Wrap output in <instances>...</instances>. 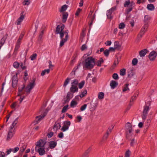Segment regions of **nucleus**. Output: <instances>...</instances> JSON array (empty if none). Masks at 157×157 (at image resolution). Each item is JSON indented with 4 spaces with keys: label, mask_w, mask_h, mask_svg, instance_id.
I'll return each instance as SVG.
<instances>
[{
    "label": "nucleus",
    "mask_w": 157,
    "mask_h": 157,
    "mask_svg": "<svg viewBox=\"0 0 157 157\" xmlns=\"http://www.w3.org/2000/svg\"><path fill=\"white\" fill-rule=\"evenodd\" d=\"M31 89H19L17 96L20 97L18 99L20 103H21L23 99L30 93Z\"/></svg>",
    "instance_id": "1"
},
{
    "label": "nucleus",
    "mask_w": 157,
    "mask_h": 157,
    "mask_svg": "<svg viewBox=\"0 0 157 157\" xmlns=\"http://www.w3.org/2000/svg\"><path fill=\"white\" fill-rule=\"evenodd\" d=\"M95 64V59L92 57L90 56L86 58L84 64V66L88 69L92 68Z\"/></svg>",
    "instance_id": "2"
},
{
    "label": "nucleus",
    "mask_w": 157,
    "mask_h": 157,
    "mask_svg": "<svg viewBox=\"0 0 157 157\" xmlns=\"http://www.w3.org/2000/svg\"><path fill=\"white\" fill-rule=\"evenodd\" d=\"M131 125V124L129 122H128L125 126V131L127 135L126 137L128 139L130 140L129 136L133 135L132 132L134 131V129Z\"/></svg>",
    "instance_id": "3"
},
{
    "label": "nucleus",
    "mask_w": 157,
    "mask_h": 157,
    "mask_svg": "<svg viewBox=\"0 0 157 157\" xmlns=\"http://www.w3.org/2000/svg\"><path fill=\"white\" fill-rule=\"evenodd\" d=\"M129 5L128 8L126 9L125 10L127 14L129 13L132 10L133 7L135 6V3L133 2H131L130 0H128L125 1L124 6V7H128Z\"/></svg>",
    "instance_id": "4"
},
{
    "label": "nucleus",
    "mask_w": 157,
    "mask_h": 157,
    "mask_svg": "<svg viewBox=\"0 0 157 157\" xmlns=\"http://www.w3.org/2000/svg\"><path fill=\"white\" fill-rule=\"evenodd\" d=\"M65 26L64 25H58L57 26L56 30V34H60V36L61 39H62L63 37L64 32L63 31V29L64 28Z\"/></svg>",
    "instance_id": "5"
},
{
    "label": "nucleus",
    "mask_w": 157,
    "mask_h": 157,
    "mask_svg": "<svg viewBox=\"0 0 157 157\" xmlns=\"http://www.w3.org/2000/svg\"><path fill=\"white\" fill-rule=\"evenodd\" d=\"M150 104H149L148 105L147 104L145 105L144 106V110L143 112V114L142 116V117L143 120H145L146 119L147 116L148 111L150 109L149 106Z\"/></svg>",
    "instance_id": "6"
},
{
    "label": "nucleus",
    "mask_w": 157,
    "mask_h": 157,
    "mask_svg": "<svg viewBox=\"0 0 157 157\" xmlns=\"http://www.w3.org/2000/svg\"><path fill=\"white\" fill-rule=\"evenodd\" d=\"M15 132V129H13L10 128L6 139V140H10L13 137Z\"/></svg>",
    "instance_id": "7"
},
{
    "label": "nucleus",
    "mask_w": 157,
    "mask_h": 157,
    "mask_svg": "<svg viewBox=\"0 0 157 157\" xmlns=\"http://www.w3.org/2000/svg\"><path fill=\"white\" fill-rule=\"evenodd\" d=\"M48 112V110H46V111L44 112L43 115H40V116H36V120L34 122L35 124H38L39 121L42 120L44 117L46 116L47 113Z\"/></svg>",
    "instance_id": "8"
},
{
    "label": "nucleus",
    "mask_w": 157,
    "mask_h": 157,
    "mask_svg": "<svg viewBox=\"0 0 157 157\" xmlns=\"http://www.w3.org/2000/svg\"><path fill=\"white\" fill-rule=\"evenodd\" d=\"M148 26L149 24H144V26L140 30L138 36H139L140 37H141L144 35L145 32L147 31Z\"/></svg>",
    "instance_id": "9"
},
{
    "label": "nucleus",
    "mask_w": 157,
    "mask_h": 157,
    "mask_svg": "<svg viewBox=\"0 0 157 157\" xmlns=\"http://www.w3.org/2000/svg\"><path fill=\"white\" fill-rule=\"evenodd\" d=\"M64 124L61 130L63 132H65L68 130L69 126L71 124V122L70 121H65L64 122Z\"/></svg>",
    "instance_id": "10"
},
{
    "label": "nucleus",
    "mask_w": 157,
    "mask_h": 157,
    "mask_svg": "<svg viewBox=\"0 0 157 157\" xmlns=\"http://www.w3.org/2000/svg\"><path fill=\"white\" fill-rule=\"evenodd\" d=\"M61 119H59L55 123L54 125L53 129L56 131L60 128L61 126Z\"/></svg>",
    "instance_id": "11"
},
{
    "label": "nucleus",
    "mask_w": 157,
    "mask_h": 157,
    "mask_svg": "<svg viewBox=\"0 0 157 157\" xmlns=\"http://www.w3.org/2000/svg\"><path fill=\"white\" fill-rule=\"evenodd\" d=\"M157 56V52L155 51H153L150 53L148 57L150 61H153L155 59Z\"/></svg>",
    "instance_id": "12"
},
{
    "label": "nucleus",
    "mask_w": 157,
    "mask_h": 157,
    "mask_svg": "<svg viewBox=\"0 0 157 157\" xmlns=\"http://www.w3.org/2000/svg\"><path fill=\"white\" fill-rule=\"evenodd\" d=\"M17 73L13 75L12 78V86L13 87H15L17 82Z\"/></svg>",
    "instance_id": "13"
},
{
    "label": "nucleus",
    "mask_w": 157,
    "mask_h": 157,
    "mask_svg": "<svg viewBox=\"0 0 157 157\" xmlns=\"http://www.w3.org/2000/svg\"><path fill=\"white\" fill-rule=\"evenodd\" d=\"M78 81L77 79H75L71 81V87L70 88H78L77 86Z\"/></svg>",
    "instance_id": "14"
},
{
    "label": "nucleus",
    "mask_w": 157,
    "mask_h": 157,
    "mask_svg": "<svg viewBox=\"0 0 157 157\" xmlns=\"http://www.w3.org/2000/svg\"><path fill=\"white\" fill-rule=\"evenodd\" d=\"M45 143L46 142H45L43 140L40 139L36 142L35 144L36 147H37L38 148L43 147Z\"/></svg>",
    "instance_id": "15"
},
{
    "label": "nucleus",
    "mask_w": 157,
    "mask_h": 157,
    "mask_svg": "<svg viewBox=\"0 0 157 157\" xmlns=\"http://www.w3.org/2000/svg\"><path fill=\"white\" fill-rule=\"evenodd\" d=\"M35 150L38 152L40 155H43L45 153L44 149L43 147L38 148V147H36Z\"/></svg>",
    "instance_id": "16"
},
{
    "label": "nucleus",
    "mask_w": 157,
    "mask_h": 157,
    "mask_svg": "<svg viewBox=\"0 0 157 157\" xmlns=\"http://www.w3.org/2000/svg\"><path fill=\"white\" fill-rule=\"evenodd\" d=\"M21 44L16 43V44L15 46V48L14 50V52L13 54V55L14 57H15L17 53L18 50L20 47Z\"/></svg>",
    "instance_id": "17"
},
{
    "label": "nucleus",
    "mask_w": 157,
    "mask_h": 157,
    "mask_svg": "<svg viewBox=\"0 0 157 157\" xmlns=\"http://www.w3.org/2000/svg\"><path fill=\"white\" fill-rule=\"evenodd\" d=\"M25 17V16L23 14V13H21V14L20 17L17 19V25H19L21 24V22L23 21Z\"/></svg>",
    "instance_id": "18"
},
{
    "label": "nucleus",
    "mask_w": 157,
    "mask_h": 157,
    "mask_svg": "<svg viewBox=\"0 0 157 157\" xmlns=\"http://www.w3.org/2000/svg\"><path fill=\"white\" fill-rule=\"evenodd\" d=\"M68 14L67 12H64L63 13L62 22L63 23L66 22Z\"/></svg>",
    "instance_id": "19"
},
{
    "label": "nucleus",
    "mask_w": 157,
    "mask_h": 157,
    "mask_svg": "<svg viewBox=\"0 0 157 157\" xmlns=\"http://www.w3.org/2000/svg\"><path fill=\"white\" fill-rule=\"evenodd\" d=\"M49 147L51 149H53L56 146L57 143L55 141H51L49 142Z\"/></svg>",
    "instance_id": "20"
},
{
    "label": "nucleus",
    "mask_w": 157,
    "mask_h": 157,
    "mask_svg": "<svg viewBox=\"0 0 157 157\" xmlns=\"http://www.w3.org/2000/svg\"><path fill=\"white\" fill-rule=\"evenodd\" d=\"M78 89H70V92L67 93L66 97L68 98H70V96L71 95V93H75L78 91Z\"/></svg>",
    "instance_id": "21"
},
{
    "label": "nucleus",
    "mask_w": 157,
    "mask_h": 157,
    "mask_svg": "<svg viewBox=\"0 0 157 157\" xmlns=\"http://www.w3.org/2000/svg\"><path fill=\"white\" fill-rule=\"evenodd\" d=\"M68 37V36L67 35H66L65 38H62L61 39V40L60 41L59 45L60 47H62L64 45V43L67 41Z\"/></svg>",
    "instance_id": "22"
},
{
    "label": "nucleus",
    "mask_w": 157,
    "mask_h": 157,
    "mask_svg": "<svg viewBox=\"0 0 157 157\" xmlns=\"http://www.w3.org/2000/svg\"><path fill=\"white\" fill-rule=\"evenodd\" d=\"M147 50L146 49H144L139 52V55L141 57H144L147 52Z\"/></svg>",
    "instance_id": "23"
},
{
    "label": "nucleus",
    "mask_w": 157,
    "mask_h": 157,
    "mask_svg": "<svg viewBox=\"0 0 157 157\" xmlns=\"http://www.w3.org/2000/svg\"><path fill=\"white\" fill-rule=\"evenodd\" d=\"M150 19L151 17L147 15H145L144 16V24H148Z\"/></svg>",
    "instance_id": "24"
},
{
    "label": "nucleus",
    "mask_w": 157,
    "mask_h": 157,
    "mask_svg": "<svg viewBox=\"0 0 157 157\" xmlns=\"http://www.w3.org/2000/svg\"><path fill=\"white\" fill-rule=\"evenodd\" d=\"M118 83L115 81H112L110 83L112 88H114L118 85Z\"/></svg>",
    "instance_id": "25"
},
{
    "label": "nucleus",
    "mask_w": 157,
    "mask_h": 157,
    "mask_svg": "<svg viewBox=\"0 0 157 157\" xmlns=\"http://www.w3.org/2000/svg\"><path fill=\"white\" fill-rule=\"evenodd\" d=\"M112 13L111 11H110L109 10H107L106 15L108 18L110 19H112L113 17V16L112 15Z\"/></svg>",
    "instance_id": "26"
},
{
    "label": "nucleus",
    "mask_w": 157,
    "mask_h": 157,
    "mask_svg": "<svg viewBox=\"0 0 157 157\" xmlns=\"http://www.w3.org/2000/svg\"><path fill=\"white\" fill-rule=\"evenodd\" d=\"M18 119V117H17V118H16L15 120L13 121V123H12V125L10 126V128L13 129H15L14 128V127L17 124V120Z\"/></svg>",
    "instance_id": "27"
},
{
    "label": "nucleus",
    "mask_w": 157,
    "mask_h": 157,
    "mask_svg": "<svg viewBox=\"0 0 157 157\" xmlns=\"http://www.w3.org/2000/svg\"><path fill=\"white\" fill-rule=\"evenodd\" d=\"M147 9L149 10L152 11L155 9V7L154 5L152 4H149L147 5Z\"/></svg>",
    "instance_id": "28"
},
{
    "label": "nucleus",
    "mask_w": 157,
    "mask_h": 157,
    "mask_svg": "<svg viewBox=\"0 0 157 157\" xmlns=\"http://www.w3.org/2000/svg\"><path fill=\"white\" fill-rule=\"evenodd\" d=\"M35 85V81L33 80L32 82H30L27 86V88H33Z\"/></svg>",
    "instance_id": "29"
},
{
    "label": "nucleus",
    "mask_w": 157,
    "mask_h": 157,
    "mask_svg": "<svg viewBox=\"0 0 157 157\" xmlns=\"http://www.w3.org/2000/svg\"><path fill=\"white\" fill-rule=\"evenodd\" d=\"M87 91L86 90L83 89L82 90L81 93L80 95V97L81 98H83L87 94Z\"/></svg>",
    "instance_id": "30"
},
{
    "label": "nucleus",
    "mask_w": 157,
    "mask_h": 157,
    "mask_svg": "<svg viewBox=\"0 0 157 157\" xmlns=\"http://www.w3.org/2000/svg\"><path fill=\"white\" fill-rule=\"evenodd\" d=\"M104 60L102 58H100L99 60H98L96 62V65L100 67L101 66L102 63H103Z\"/></svg>",
    "instance_id": "31"
},
{
    "label": "nucleus",
    "mask_w": 157,
    "mask_h": 157,
    "mask_svg": "<svg viewBox=\"0 0 157 157\" xmlns=\"http://www.w3.org/2000/svg\"><path fill=\"white\" fill-rule=\"evenodd\" d=\"M105 94L103 92H100L98 94V97L99 99L101 100L104 98Z\"/></svg>",
    "instance_id": "32"
},
{
    "label": "nucleus",
    "mask_w": 157,
    "mask_h": 157,
    "mask_svg": "<svg viewBox=\"0 0 157 157\" xmlns=\"http://www.w3.org/2000/svg\"><path fill=\"white\" fill-rule=\"evenodd\" d=\"M67 8V6L66 5H64L63 6L59 11L60 12H63L65 11Z\"/></svg>",
    "instance_id": "33"
},
{
    "label": "nucleus",
    "mask_w": 157,
    "mask_h": 157,
    "mask_svg": "<svg viewBox=\"0 0 157 157\" xmlns=\"http://www.w3.org/2000/svg\"><path fill=\"white\" fill-rule=\"evenodd\" d=\"M77 104V102L75 100H72L70 106L71 107L74 108Z\"/></svg>",
    "instance_id": "34"
},
{
    "label": "nucleus",
    "mask_w": 157,
    "mask_h": 157,
    "mask_svg": "<svg viewBox=\"0 0 157 157\" xmlns=\"http://www.w3.org/2000/svg\"><path fill=\"white\" fill-rule=\"evenodd\" d=\"M126 74V70L124 68H123L120 70V74L121 75L124 76Z\"/></svg>",
    "instance_id": "35"
},
{
    "label": "nucleus",
    "mask_w": 157,
    "mask_h": 157,
    "mask_svg": "<svg viewBox=\"0 0 157 157\" xmlns=\"http://www.w3.org/2000/svg\"><path fill=\"white\" fill-rule=\"evenodd\" d=\"M114 47L116 49H119L120 47L119 43L117 41H115L114 43Z\"/></svg>",
    "instance_id": "36"
},
{
    "label": "nucleus",
    "mask_w": 157,
    "mask_h": 157,
    "mask_svg": "<svg viewBox=\"0 0 157 157\" xmlns=\"http://www.w3.org/2000/svg\"><path fill=\"white\" fill-rule=\"evenodd\" d=\"M23 36H24V34L21 33L19 36V38L18 40H17V43H18V44L19 43V44H21V40H22Z\"/></svg>",
    "instance_id": "37"
},
{
    "label": "nucleus",
    "mask_w": 157,
    "mask_h": 157,
    "mask_svg": "<svg viewBox=\"0 0 157 157\" xmlns=\"http://www.w3.org/2000/svg\"><path fill=\"white\" fill-rule=\"evenodd\" d=\"M70 80H71V78H67V79H66V80L64 82V83L63 85V87H65L69 83Z\"/></svg>",
    "instance_id": "38"
},
{
    "label": "nucleus",
    "mask_w": 157,
    "mask_h": 157,
    "mask_svg": "<svg viewBox=\"0 0 157 157\" xmlns=\"http://www.w3.org/2000/svg\"><path fill=\"white\" fill-rule=\"evenodd\" d=\"M85 83V81L84 80L82 81L79 83H78V86L79 88H82L84 85Z\"/></svg>",
    "instance_id": "39"
},
{
    "label": "nucleus",
    "mask_w": 157,
    "mask_h": 157,
    "mask_svg": "<svg viewBox=\"0 0 157 157\" xmlns=\"http://www.w3.org/2000/svg\"><path fill=\"white\" fill-rule=\"evenodd\" d=\"M50 70L49 69H46L44 70L41 73V75L42 76H44L45 75L46 73H47V74L49 73L50 72Z\"/></svg>",
    "instance_id": "40"
},
{
    "label": "nucleus",
    "mask_w": 157,
    "mask_h": 157,
    "mask_svg": "<svg viewBox=\"0 0 157 157\" xmlns=\"http://www.w3.org/2000/svg\"><path fill=\"white\" fill-rule=\"evenodd\" d=\"M125 24L124 23L122 22L119 24V28L120 29H123L125 28Z\"/></svg>",
    "instance_id": "41"
},
{
    "label": "nucleus",
    "mask_w": 157,
    "mask_h": 157,
    "mask_svg": "<svg viewBox=\"0 0 157 157\" xmlns=\"http://www.w3.org/2000/svg\"><path fill=\"white\" fill-rule=\"evenodd\" d=\"M31 2L30 0H24V2L23 3V5H28Z\"/></svg>",
    "instance_id": "42"
},
{
    "label": "nucleus",
    "mask_w": 157,
    "mask_h": 157,
    "mask_svg": "<svg viewBox=\"0 0 157 157\" xmlns=\"http://www.w3.org/2000/svg\"><path fill=\"white\" fill-rule=\"evenodd\" d=\"M19 63L17 62H15L13 64V67L16 68H17L19 67Z\"/></svg>",
    "instance_id": "43"
},
{
    "label": "nucleus",
    "mask_w": 157,
    "mask_h": 157,
    "mask_svg": "<svg viewBox=\"0 0 157 157\" xmlns=\"http://www.w3.org/2000/svg\"><path fill=\"white\" fill-rule=\"evenodd\" d=\"M68 107V105L64 106V107L63 108V109L62 110V113H63L67 111V110Z\"/></svg>",
    "instance_id": "44"
},
{
    "label": "nucleus",
    "mask_w": 157,
    "mask_h": 157,
    "mask_svg": "<svg viewBox=\"0 0 157 157\" xmlns=\"http://www.w3.org/2000/svg\"><path fill=\"white\" fill-rule=\"evenodd\" d=\"M27 147V145L25 144H24L22 147L20 149V151L22 152H24L25 150L26 149Z\"/></svg>",
    "instance_id": "45"
},
{
    "label": "nucleus",
    "mask_w": 157,
    "mask_h": 157,
    "mask_svg": "<svg viewBox=\"0 0 157 157\" xmlns=\"http://www.w3.org/2000/svg\"><path fill=\"white\" fill-rule=\"evenodd\" d=\"M138 62V60L136 58H134L133 59L132 62V64L133 65H136Z\"/></svg>",
    "instance_id": "46"
},
{
    "label": "nucleus",
    "mask_w": 157,
    "mask_h": 157,
    "mask_svg": "<svg viewBox=\"0 0 157 157\" xmlns=\"http://www.w3.org/2000/svg\"><path fill=\"white\" fill-rule=\"evenodd\" d=\"M37 54H33L30 57V58L32 60H33L35 59L36 57Z\"/></svg>",
    "instance_id": "47"
},
{
    "label": "nucleus",
    "mask_w": 157,
    "mask_h": 157,
    "mask_svg": "<svg viewBox=\"0 0 157 157\" xmlns=\"http://www.w3.org/2000/svg\"><path fill=\"white\" fill-rule=\"evenodd\" d=\"M109 51L108 49H106L104 52V54L105 56L108 57L109 56Z\"/></svg>",
    "instance_id": "48"
},
{
    "label": "nucleus",
    "mask_w": 157,
    "mask_h": 157,
    "mask_svg": "<svg viewBox=\"0 0 157 157\" xmlns=\"http://www.w3.org/2000/svg\"><path fill=\"white\" fill-rule=\"evenodd\" d=\"M70 98H64L63 100V103L64 104L67 103L69 101Z\"/></svg>",
    "instance_id": "49"
},
{
    "label": "nucleus",
    "mask_w": 157,
    "mask_h": 157,
    "mask_svg": "<svg viewBox=\"0 0 157 157\" xmlns=\"http://www.w3.org/2000/svg\"><path fill=\"white\" fill-rule=\"evenodd\" d=\"M113 78L115 79H118L119 78L117 74L114 73L112 76Z\"/></svg>",
    "instance_id": "50"
},
{
    "label": "nucleus",
    "mask_w": 157,
    "mask_h": 157,
    "mask_svg": "<svg viewBox=\"0 0 157 157\" xmlns=\"http://www.w3.org/2000/svg\"><path fill=\"white\" fill-rule=\"evenodd\" d=\"M136 97V96H133L132 97L131 100L130 101V103L129 104V105L130 106H131L132 105V102L134 101V100H135V98Z\"/></svg>",
    "instance_id": "51"
},
{
    "label": "nucleus",
    "mask_w": 157,
    "mask_h": 157,
    "mask_svg": "<svg viewBox=\"0 0 157 157\" xmlns=\"http://www.w3.org/2000/svg\"><path fill=\"white\" fill-rule=\"evenodd\" d=\"M130 154V151L129 150L127 151L125 154V157H129Z\"/></svg>",
    "instance_id": "52"
},
{
    "label": "nucleus",
    "mask_w": 157,
    "mask_h": 157,
    "mask_svg": "<svg viewBox=\"0 0 157 157\" xmlns=\"http://www.w3.org/2000/svg\"><path fill=\"white\" fill-rule=\"evenodd\" d=\"M87 107V104H85L80 108V110L81 111H83L85 110Z\"/></svg>",
    "instance_id": "53"
},
{
    "label": "nucleus",
    "mask_w": 157,
    "mask_h": 157,
    "mask_svg": "<svg viewBox=\"0 0 157 157\" xmlns=\"http://www.w3.org/2000/svg\"><path fill=\"white\" fill-rule=\"evenodd\" d=\"M78 67H75L73 70L72 72L71 73V74H73L74 75H75V72L76 71L78 68Z\"/></svg>",
    "instance_id": "54"
},
{
    "label": "nucleus",
    "mask_w": 157,
    "mask_h": 157,
    "mask_svg": "<svg viewBox=\"0 0 157 157\" xmlns=\"http://www.w3.org/2000/svg\"><path fill=\"white\" fill-rule=\"evenodd\" d=\"M78 67H75L73 70L72 72L71 73V74H73L74 75H75V72L76 71L78 68Z\"/></svg>",
    "instance_id": "55"
},
{
    "label": "nucleus",
    "mask_w": 157,
    "mask_h": 157,
    "mask_svg": "<svg viewBox=\"0 0 157 157\" xmlns=\"http://www.w3.org/2000/svg\"><path fill=\"white\" fill-rule=\"evenodd\" d=\"M109 131H107V132H106V134H105L103 137V139H107V138L108 136V135H109Z\"/></svg>",
    "instance_id": "56"
},
{
    "label": "nucleus",
    "mask_w": 157,
    "mask_h": 157,
    "mask_svg": "<svg viewBox=\"0 0 157 157\" xmlns=\"http://www.w3.org/2000/svg\"><path fill=\"white\" fill-rule=\"evenodd\" d=\"M87 48V46L86 44L82 45L81 48V50L83 51Z\"/></svg>",
    "instance_id": "57"
},
{
    "label": "nucleus",
    "mask_w": 157,
    "mask_h": 157,
    "mask_svg": "<svg viewBox=\"0 0 157 157\" xmlns=\"http://www.w3.org/2000/svg\"><path fill=\"white\" fill-rule=\"evenodd\" d=\"M82 10L80 8H78L77 10L76 11V12L75 13V15L77 16H78L79 15V13Z\"/></svg>",
    "instance_id": "58"
},
{
    "label": "nucleus",
    "mask_w": 157,
    "mask_h": 157,
    "mask_svg": "<svg viewBox=\"0 0 157 157\" xmlns=\"http://www.w3.org/2000/svg\"><path fill=\"white\" fill-rule=\"evenodd\" d=\"M111 44V41L109 40L107 41L105 43V44L106 46H110Z\"/></svg>",
    "instance_id": "59"
},
{
    "label": "nucleus",
    "mask_w": 157,
    "mask_h": 157,
    "mask_svg": "<svg viewBox=\"0 0 157 157\" xmlns=\"http://www.w3.org/2000/svg\"><path fill=\"white\" fill-rule=\"evenodd\" d=\"M53 134L54 133L52 132H51L48 134L47 136L48 138H51L53 136Z\"/></svg>",
    "instance_id": "60"
},
{
    "label": "nucleus",
    "mask_w": 157,
    "mask_h": 157,
    "mask_svg": "<svg viewBox=\"0 0 157 157\" xmlns=\"http://www.w3.org/2000/svg\"><path fill=\"white\" fill-rule=\"evenodd\" d=\"M78 53L77 52H76L73 55V56L72 57V59H74L76 60V58L78 56Z\"/></svg>",
    "instance_id": "61"
},
{
    "label": "nucleus",
    "mask_w": 157,
    "mask_h": 157,
    "mask_svg": "<svg viewBox=\"0 0 157 157\" xmlns=\"http://www.w3.org/2000/svg\"><path fill=\"white\" fill-rule=\"evenodd\" d=\"M19 150V148L18 147H15L14 149H13L12 151L13 153L17 152Z\"/></svg>",
    "instance_id": "62"
},
{
    "label": "nucleus",
    "mask_w": 157,
    "mask_h": 157,
    "mask_svg": "<svg viewBox=\"0 0 157 157\" xmlns=\"http://www.w3.org/2000/svg\"><path fill=\"white\" fill-rule=\"evenodd\" d=\"M7 151L6 152V155H9L12 151V149L11 148L7 149Z\"/></svg>",
    "instance_id": "63"
},
{
    "label": "nucleus",
    "mask_w": 157,
    "mask_h": 157,
    "mask_svg": "<svg viewBox=\"0 0 157 157\" xmlns=\"http://www.w3.org/2000/svg\"><path fill=\"white\" fill-rule=\"evenodd\" d=\"M5 154L4 152L0 151V157H5Z\"/></svg>",
    "instance_id": "64"
}]
</instances>
